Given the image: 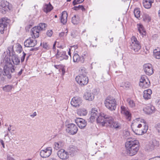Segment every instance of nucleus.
Masks as SVG:
<instances>
[{
  "instance_id": "de8ad7c7",
  "label": "nucleus",
  "mask_w": 160,
  "mask_h": 160,
  "mask_svg": "<svg viewBox=\"0 0 160 160\" xmlns=\"http://www.w3.org/2000/svg\"><path fill=\"white\" fill-rule=\"evenodd\" d=\"M57 52H58L59 53L58 54L60 55V56L64 57V56H67L66 55V52L65 51H62L60 52L58 50H57Z\"/></svg>"
},
{
  "instance_id": "f704fd0d",
  "label": "nucleus",
  "mask_w": 160,
  "mask_h": 160,
  "mask_svg": "<svg viewBox=\"0 0 160 160\" xmlns=\"http://www.w3.org/2000/svg\"><path fill=\"white\" fill-rule=\"evenodd\" d=\"M63 145V143L62 141H60L55 142L54 143V148L56 150H58L59 148H62Z\"/></svg>"
},
{
  "instance_id": "f257e3e1",
  "label": "nucleus",
  "mask_w": 160,
  "mask_h": 160,
  "mask_svg": "<svg viewBox=\"0 0 160 160\" xmlns=\"http://www.w3.org/2000/svg\"><path fill=\"white\" fill-rule=\"evenodd\" d=\"M9 61L10 62H8L4 67V72L3 74L6 76L8 79H10L12 76L16 77L17 76H20L22 73L23 69H21L19 72H18L16 68H15L14 65H13L10 62V58Z\"/></svg>"
},
{
  "instance_id": "cd10ccee",
  "label": "nucleus",
  "mask_w": 160,
  "mask_h": 160,
  "mask_svg": "<svg viewBox=\"0 0 160 160\" xmlns=\"http://www.w3.org/2000/svg\"><path fill=\"white\" fill-rule=\"evenodd\" d=\"M83 98L87 100L91 101L94 99V97L92 93L86 92L84 94Z\"/></svg>"
},
{
  "instance_id": "c03bdc74",
  "label": "nucleus",
  "mask_w": 160,
  "mask_h": 160,
  "mask_svg": "<svg viewBox=\"0 0 160 160\" xmlns=\"http://www.w3.org/2000/svg\"><path fill=\"white\" fill-rule=\"evenodd\" d=\"M84 0H74L72 2V4L74 6L78 3H82Z\"/></svg>"
},
{
  "instance_id": "aec40b11",
  "label": "nucleus",
  "mask_w": 160,
  "mask_h": 160,
  "mask_svg": "<svg viewBox=\"0 0 160 160\" xmlns=\"http://www.w3.org/2000/svg\"><path fill=\"white\" fill-rule=\"evenodd\" d=\"M121 109V113L125 116L126 118L127 119L130 120L131 118V114L128 111V108L123 106H122Z\"/></svg>"
},
{
  "instance_id": "7c9ffc66",
  "label": "nucleus",
  "mask_w": 160,
  "mask_h": 160,
  "mask_svg": "<svg viewBox=\"0 0 160 160\" xmlns=\"http://www.w3.org/2000/svg\"><path fill=\"white\" fill-rule=\"evenodd\" d=\"M140 84L139 86L141 88H148L150 85V82L149 79H147L146 81Z\"/></svg>"
},
{
  "instance_id": "3c124183",
  "label": "nucleus",
  "mask_w": 160,
  "mask_h": 160,
  "mask_svg": "<svg viewBox=\"0 0 160 160\" xmlns=\"http://www.w3.org/2000/svg\"><path fill=\"white\" fill-rule=\"evenodd\" d=\"M23 56L21 58V62H22L24 61L26 55V54L24 52H23Z\"/></svg>"
},
{
  "instance_id": "412c9836",
  "label": "nucleus",
  "mask_w": 160,
  "mask_h": 160,
  "mask_svg": "<svg viewBox=\"0 0 160 160\" xmlns=\"http://www.w3.org/2000/svg\"><path fill=\"white\" fill-rule=\"evenodd\" d=\"M73 61L83 63L84 62V58L83 56H79L78 53H75L73 57Z\"/></svg>"
},
{
  "instance_id": "9d476101",
  "label": "nucleus",
  "mask_w": 160,
  "mask_h": 160,
  "mask_svg": "<svg viewBox=\"0 0 160 160\" xmlns=\"http://www.w3.org/2000/svg\"><path fill=\"white\" fill-rule=\"evenodd\" d=\"M109 120L107 127L110 128H114L116 130L120 129L121 128V125L120 123L117 122H114L113 118L110 116L109 117Z\"/></svg>"
},
{
  "instance_id": "b1692460",
  "label": "nucleus",
  "mask_w": 160,
  "mask_h": 160,
  "mask_svg": "<svg viewBox=\"0 0 160 160\" xmlns=\"http://www.w3.org/2000/svg\"><path fill=\"white\" fill-rule=\"evenodd\" d=\"M154 109L155 108L150 105L144 108L143 110L146 114H150L153 112Z\"/></svg>"
},
{
  "instance_id": "4be33fe9",
  "label": "nucleus",
  "mask_w": 160,
  "mask_h": 160,
  "mask_svg": "<svg viewBox=\"0 0 160 160\" xmlns=\"http://www.w3.org/2000/svg\"><path fill=\"white\" fill-rule=\"evenodd\" d=\"M144 129L143 130H142L140 128H137L136 129L132 128V130L134 132L136 135H140L145 133L147 132L148 129V126L144 125Z\"/></svg>"
},
{
  "instance_id": "1a4fd4ad",
  "label": "nucleus",
  "mask_w": 160,
  "mask_h": 160,
  "mask_svg": "<svg viewBox=\"0 0 160 160\" xmlns=\"http://www.w3.org/2000/svg\"><path fill=\"white\" fill-rule=\"evenodd\" d=\"M66 131L67 132L71 135L76 134L78 131V128L77 126L73 123H70L67 126Z\"/></svg>"
},
{
  "instance_id": "c756f323",
  "label": "nucleus",
  "mask_w": 160,
  "mask_h": 160,
  "mask_svg": "<svg viewBox=\"0 0 160 160\" xmlns=\"http://www.w3.org/2000/svg\"><path fill=\"white\" fill-rule=\"evenodd\" d=\"M159 144V142L156 139H152L150 143L149 150L152 151L153 150L156 146H158Z\"/></svg>"
},
{
  "instance_id": "09e8293b",
  "label": "nucleus",
  "mask_w": 160,
  "mask_h": 160,
  "mask_svg": "<svg viewBox=\"0 0 160 160\" xmlns=\"http://www.w3.org/2000/svg\"><path fill=\"white\" fill-rule=\"evenodd\" d=\"M53 33V31L52 30H49L47 31L46 34L48 37H51Z\"/></svg>"
},
{
  "instance_id": "774afa93",
  "label": "nucleus",
  "mask_w": 160,
  "mask_h": 160,
  "mask_svg": "<svg viewBox=\"0 0 160 160\" xmlns=\"http://www.w3.org/2000/svg\"><path fill=\"white\" fill-rule=\"evenodd\" d=\"M49 160H57L56 158H51Z\"/></svg>"
},
{
  "instance_id": "49530a36",
  "label": "nucleus",
  "mask_w": 160,
  "mask_h": 160,
  "mask_svg": "<svg viewBox=\"0 0 160 160\" xmlns=\"http://www.w3.org/2000/svg\"><path fill=\"white\" fill-rule=\"evenodd\" d=\"M123 136L125 138H127L130 135V132L127 130H124L123 132Z\"/></svg>"
},
{
  "instance_id": "20e7f679",
  "label": "nucleus",
  "mask_w": 160,
  "mask_h": 160,
  "mask_svg": "<svg viewBox=\"0 0 160 160\" xmlns=\"http://www.w3.org/2000/svg\"><path fill=\"white\" fill-rule=\"evenodd\" d=\"M47 24L45 23H40L38 26H35L31 29L32 35L35 38L38 37L40 31L45 30Z\"/></svg>"
},
{
  "instance_id": "37998d69",
  "label": "nucleus",
  "mask_w": 160,
  "mask_h": 160,
  "mask_svg": "<svg viewBox=\"0 0 160 160\" xmlns=\"http://www.w3.org/2000/svg\"><path fill=\"white\" fill-rule=\"evenodd\" d=\"M78 32L75 30H73L71 32V35L73 38H75L77 36Z\"/></svg>"
},
{
  "instance_id": "8fccbe9b",
  "label": "nucleus",
  "mask_w": 160,
  "mask_h": 160,
  "mask_svg": "<svg viewBox=\"0 0 160 160\" xmlns=\"http://www.w3.org/2000/svg\"><path fill=\"white\" fill-rule=\"evenodd\" d=\"M155 128L158 132L160 133V123H158L156 125Z\"/></svg>"
},
{
  "instance_id": "7ed1b4c3",
  "label": "nucleus",
  "mask_w": 160,
  "mask_h": 160,
  "mask_svg": "<svg viewBox=\"0 0 160 160\" xmlns=\"http://www.w3.org/2000/svg\"><path fill=\"white\" fill-rule=\"evenodd\" d=\"M14 46L12 45L8 48V50L7 51V52L8 55L10 57H12L11 58H5V61L7 62V63L5 65H6L8 62H10L9 59H12V62H13L14 65H18L20 63V59L18 58V56L16 55H14L15 52L13 50ZM10 62L12 63L11 60Z\"/></svg>"
},
{
  "instance_id": "f8f14e48",
  "label": "nucleus",
  "mask_w": 160,
  "mask_h": 160,
  "mask_svg": "<svg viewBox=\"0 0 160 160\" xmlns=\"http://www.w3.org/2000/svg\"><path fill=\"white\" fill-rule=\"evenodd\" d=\"M0 6L2 8V12L3 14H5L6 11H8L11 9V7L9 6V2L6 1H2L0 2Z\"/></svg>"
},
{
  "instance_id": "393cba45",
  "label": "nucleus",
  "mask_w": 160,
  "mask_h": 160,
  "mask_svg": "<svg viewBox=\"0 0 160 160\" xmlns=\"http://www.w3.org/2000/svg\"><path fill=\"white\" fill-rule=\"evenodd\" d=\"M68 13L66 11H63L62 12L61 17L60 21L63 24H65L67 20Z\"/></svg>"
},
{
  "instance_id": "2f4dec72",
  "label": "nucleus",
  "mask_w": 160,
  "mask_h": 160,
  "mask_svg": "<svg viewBox=\"0 0 160 160\" xmlns=\"http://www.w3.org/2000/svg\"><path fill=\"white\" fill-rule=\"evenodd\" d=\"M80 21L79 17L78 15H75L72 18V22L74 25L77 24Z\"/></svg>"
},
{
  "instance_id": "2eb2a0df",
  "label": "nucleus",
  "mask_w": 160,
  "mask_h": 160,
  "mask_svg": "<svg viewBox=\"0 0 160 160\" xmlns=\"http://www.w3.org/2000/svg\"><path fill=\"white\" fill-rule=\"evenodd\" d=\"M57 154L58 157L62 160H66L69 157L68 152L63 149L58 151Z\"/></svg>"
},
{
  "instance_id": "dca6fc26",
  "label": "nucleus",
  "mask_w": 160,
  "mask_h": 160,
  "mask_svg": "<svg viewBox=\"0 0 160 160\" xmlns=\"http://www.w3.org/2000/svg\"><path fill=\"white\" fill-rule=\"evenodd\" d=\"M90 112L91 115L88 120L89 122L92 123L94 121L96 116H98V112L97 108H92Z\"/></svg>"
},
{
  "instance_id": "4c0bfd02",
  "label": "nucleus",
  "mask_w": 160,
  "mask_h": 160,
  "mask_svg": "<svg viewBox=\"0 0 160 160\" xmlns=\"http://www.w3.org/2000/svg\"><path fill=\"white\" fill-rule=\"evenodd\" d=\"M147 79H149L147 76L145 75H142L139 79V86L140 84H142L143 82H146Z\"/></svg>"
},
{
  "instance_id": "052dcab7",
  "label": "nucleus",
  "mask_w": 160,
  "mask_h": 160,
  "mask_svg": "<svg viewBox=\"0 0 160 160\" xmlns=\"http://www.w3.org/2000/svg\"><path fill=\"white\" fill-rule=\"evenodd\" d=\"M61 70L62 71V75H64V74L65 72V69L64 68H62Z\"/></svg>"
},
{
  "instance_id": "4468645a",
  "label": "nucleus",
  "mask_w": 160,
  "mask_h": 160,
  "mask_svg": "<svg viewBox=\"0 0 160 160\" xmlns=\"http://www.w3.org/2000/svg\"><path fill=\"white\" fill-rule=\"evenodd\" d=\"M8 24L9 23L4 19L2 18L0 20V32L1 34L4 33L7 30Z\"/></svg>"
},
{
  "instance_id": "4d7b16f0",
  "label": "nucleus",
  "mask_w": 160,
  "mask_h": 160,
  "mask_svg": "<svg viewBox=\"0 0 160 160\" xmlns=\"http://www.w3.org/2000/svg\"><path fill=\"white\" fill-rule=\"evenodd\" d=\"M149 160H160V157H157L153 158H151Z\"/></svg>"
},
{
  "instance_id": "72a5a7b5",
  "label": "nucleus",
  "mask_w": 160,
  "mask_h": 160,
  "mask_svg": "<svg viewBox=\"0 0 160 160\" xmlns=\"http://www.w3.org/2000/svg\"><path fill=\"white\" fill-rule=\"evenodd\" d=\"M77 113L80 116H85L87 113V111L85 108H81L78 110Z\"/></svg>"
},
{
  "instance_id": "f03ea898",
  "label": "nucleus",
  "mask_w": 160,
  "mask_h": 160,
  "mask_svg": "<svg viewBox=\"0 0 160 160\" xmlns=\"http://www.w3.org/2000/svg\"><path fill=\"white\" fill-rule=\"evenodd\" d=\"M125 147L127 155L132 156L138 152L139 148V143L138 140L128 139L126 142Z\"/></svg>"
},
{
  "instance_id": "c9c22d12",
  "label": "nucleus",
  "mask_w": 160,
  "mask_h": 160,
  "mask_svg": "<svg viewBox=\"0 0 160 160\" xmlns=\"http://www.w3.org/2000/svg\"><path fill=\"white\" fill-rule=\"evenodd\" d=\"M138 30L139 33L142 35H145L146 32L144 30L143 26L142 25H140L138 27Z\"/></svg>"
},
{
  "instance_id": "338daca9",
  "label": "nucleus",
  "mask_w": 160,
  "mask_h": 160,
  "mask_svg": "<svg viewBox=\"0 0 160 160\" xmlns=\"http://www.w3.org/2000/svg\"><path fill=\"white\" fill-rule=\"evenodd\" d=\"M142 126V125L141 124H139L138 125L137 128H140Z\"/></svg>"
},
{
  "instance_id": "bb28decb",
  "label": "nucleus",
  "mask_w": 160,
  "mask_h": 160,
  "mask_svg": "<svg viewBox=\"0 0 160 160\" xmlns=\"http://www.w3.org/2000/svg\"><path fill=\"white\" fill-rule=\"evenodd\" d=\"M153 2V0H143V6L147 9L151 8L152 3Z\"/></svg>"
},
{
  "instance_id": "e2e57ef3",
  "label": "nucleus",
  "mask_w": 160,
  "mask_h": 160,
  "mask_svg": "<svg viewBox=\"0 0 160 160\" xmlns=\"http://www.w3.org/2000/svg\"><path fill=\"white\" fill-rule=\"evenodd\" d=\"M38 50L37 48H32L30 49V51H37Z\"/></svg>"
},
{
  "instance_id": "5701e85b",
  "label": "nucleus",
  "mask_w": 160,
  "mask_h": 160,
  "mask_svg": "<svg viewBox=\"0 0 160 160\" xmlns=\"http://www.w3.org/2000/svg\"><path fill=\"white\" fill-rule=\"evenodd\" d=\"M78 151V148L73 145H71L69 147V153L71 157H73L77 153Z\"/></svg>"
},
{
  "instance_id": "9b49d317",
  "label": "nucleus",
  "mask_w": 160,
  "mask_h": 160,
  "mask_svg": "<svg viewBox=\"0 0 160 160\" xmlns=\"http://www.w3.org/2000/svg\"><path fill=\"white\" fill-rule=\"evenodd\" d=\"M52 151V149L51 147H48L44 150H41L40 152V155L42 158H48L51 155Z\"/></svg>"
},
{
  "instance_id": "5fc2aeb1",
  "label": "nucleus",
  "mask_w": 160,
  "mask_h": 160,
  "mask_svg": "<svg viewBox=\"0 0 160 160\" xmlns=\"http://www.w3.org/2000/svg\"><path fill=\"white\" fill-rule=\"evenodd\" d=\"M43 48L45 49H47L48 48V45L47 43L46 42H43Z\"/></svg>"
},
{
  "instance_id": "a18cd8bd",
  "label": "nucleus",
  "mask_w": 160,
  "mask_h": 160,
  "mask_svg": "<svg viewBox=\"0 0 160 160\" xmlns=\"http://www.w3.org/2000/svg\"><path fill=\"white\" fill-rule=\"evenodd\" d=\"M22 50V46L20 44L18 43L17 45V51L18 53H20Z\"/></svg>"
},
{
  "instance_id": "a19ab883",
  "label": "nucleus",
  "mask_w": 160,
  "mask_h": 160,
  "mask_svg": "<svg viewBox=\"0 0 160 160\" xmlns=\"http://www.w3.org/2000/svg\"><path fill=\"white\" fill-rule=\"evenodd\" d=\"M128 104L131 108H134L135 106V104L134 101L130 98H128L127 100Z\"/></svg>"
},
{
  "instance_id": "ea45409f",
  "label": "nucleus",
  "mask_w": 160,
  "mask_h": 160,
  "mask_svg": "<svg viewBox=\"0 0 160 160\" xmlns=\"http://www.w3.org/2000/svg\"><path fill=\"white\" fill-rule=\"evenodd\" d=\"M153 55L157 59H160V51H158L155 49L153 50Z\"/></svg>"
},
{
  "instance_id": "f3484780",
  "label": "nucleus",
  "mask_w": 160,
  "mask_h": 160,
  "mask_svg": "<svg viewBox=\"0 0 160 160\" xmlns=\"http://www.w3.org/2000/svg\"><path fill=\"white\" fill-rule=\"evenodd\" d=\"M82 100L80 97H73L71 102V104L74 107H78L80 104L82 103Z\"/></svg>"
},
{
  "instance_id": "ddd939ff",
  "label": "nucleus",
  "mask_w": 160,
  "mask_h": 160,
  "mask_svg": "<svg viewBox=\"0 0 160 160\" xmlns=\"http://www.w3.org/2000/svg\"><path fill=\"white\" fill-rule=\"evenodd\" d=\"M143 68L146 74L150 76L153 73V68L150 64H144L143 66Z\"/></svg>"
},
{
  "instance_id": "6ab92c4d",
  "label": "nucleus",
  "mask_w": 160,
  "mask_h": 160,
  "mask_svg": "<svg viewBox=\"0 0 160 160\" xmlns=\"http://www.w3.org/2000/svg\"><path fill=\"white\" fill-rule=\"evenodd\" d=\"M37 44V41L29 38L26 40L24 42V45L26 47H32L35 46Z\"/></svg>"
},
{
  "instance_id": "473e14b6",
  "label": "nucleus",
  "mask_w": 160,
  "mask_h": 160,
  "mask_svg": "<svg viewBox=\"0 0 160 160\" xmlns=\"http://www.w3.org/2000/svg\"><path fill=\"white\" fill-rule=\"evenodd\" d=\"M13 87V85H6L2 87V90L5 92H9L11 91Z\"/></svg>"
},
{
  "instance_id": "39448f33",
  "label": "nucleus",
  "mask_w": 160,
  "mask_h": 160,
  "mask_svg": "<svg viewBox=\"0 0 160 160\" xmlns=\"http://www.w3.org/2000/svg\"><path fill=\"white\" fill-rule=\"evenodd\" d=\"M104 104L106 108L111 111L114 110L116 108V101L112 97H107L105 101Z\"/></svg>"
},
{
  "instance_id": "a211bd4d",
  "label": "nucleus",
  "mask_w": 160,
  "mask_h": 160,
  "mask_svg": "<svg viewBox=\"0 0 160 160\" xmlns=\"http://www.w3.org/2000/svg\"><path fill=\"white\" fill-rule=\"evenodd\" d=\"M75 121L78 127L81 129L84 128L87 124V122L82 118H78L75 120Z\"/></svg>"
},
{
  "instance_id": "58836bf2",
  "label": "nucleus",
  "mask_w": 160,
  "mask_h": 160,
  "mask_svg": "<svg viewBox=\"0 0 160 160\" xmlns=\"http://www.w3.org/2000/svg\"><path fill=\"white\" fill-rule=\"evenodd\" d=\"M59 53L58 52H57V53L56 54V56L57 59L60 61H62L63 59H67L68 58V56H64V57H61L58 54Z\"/></svg>"
},
{
  "instance_id": "e433bc0d",
  "label": "nucleus",
  "mask_w": 160,
  "mask_h": 160,
  "mask_svg": "<svg viewBox=\"0 0 160 160\" xmlns=\"http://www.w3.org/2000/svg\"><path fill=\"white\" fill-rule=\"evenodd\" d=\"M142 18L143 20L145 22H149L151 20V17L148 14H144Z\"/></svg>"
},
{
  "instance_id": "a878e982",
  "label": "nucleus",
  "mask_w": 160,
  "mask_h": 160,
  "mask_svg": "<svg viewBox=\"0 0 160 160\" xmlns=\"http://www.w3.org/2000/svg\"><path fill=\"white\" fill-rule=\"evenodd\" d=\"M143 97L145 100H148L151 98V94L152 93V91L151 89H148L144 90L143 92Z\"/></svg>"
},
{
  "instance_id": "864d4df0",
  "label": "nucleus",
  "mask_w": 160,
  "mask_h": 160,
  "mask_svg": "<svg viewBox=\"0 0 160 160\" xmlns=\"http://www.w3.org/2000/svg\"><path fill=\"white\" fill-rule=\"evenodd\" d=\"M7 159L8 160H14L13 158L11 157L10 155L9 154L7 155Z\"/></svg>"
},
{
  "instance_id": "6e6552de",
  "label": "nucleus",
  "mask_w": 160,
  "mask_h": 160,
  "mask_svg": "<svg viewBox=\"0 0 160 160\" xmlns=\"http://www.w3.org/2000/svg\"><path fill=\"white\" fill-rule=\"evenodd\" d=\"M132 43L130 48L132 50H133L135 52H138L141 48L139 42L135 36H132L131 38Z\"/></svg>"
},
{
  "instance_id": "423d86ee",
  "label": "nucleus",
  "mask_w": 160,
  "mask_h": 160,
  "mask_svg": "<svg viewBox=\"0 0 160 160\" xmlns=\"http://www.w3.org/2000/svg\"><path fill=\"white\" fill-rule=\"evenodd\" d=\"M109 117H110V116L109 115L101 112L98 118H97V122L100 124L102 126H106L107 127L108 125L109 120Z\"/></svg>"
},
{
  "instance_id": "680f3d73",
  "label": "nucleus",
  "mask_w": 160,
  "mask_h": 160,
  "mask_svg": "<svg viewBox=\"0 0 160 160\" xmlns=\"http://www.w3.org/2000/svg\"><path fill=\"white\" fill-rule=\"evenodd\" d=\"M37 115V113L36 112H34L32 114H31L30 115V116L31 117L33 118L35 116Z\"/></svg>"
},
{
  "instance_id": "6e6d98bb",
  "label": "nucleus",
  "mask_w": 160,
  "mask_h": 160,
  "mask_svg": "<svg viewBox=\"0 0 160 160\" xmlns=\"http://www.w3.org/2000/svg\"><path fill=\"white\" fill-rule=\"evenodd\" d=\"M4 72V68L3 69H2L1 68L0 69V77L1 76L2 74L3 75V76H6H6H4L3 75V73Z\"/></svg>"
},
{
  "instance_id": "0e129e2a",
  "label": "nucleus",
  "mask_w": 160,
  "mask_h": 160,
  "mask_svg": "<svg viewBox=\"0 0 160 160\" xmlns=\"http://www.w3.org/2000/svg\"><path fill=\"white\" fill-rule=\"evenodd\" d=\"M56 42H57L56 41H55L54 42V44L53 45L52 48H53V49L54 50V49H55V48H55V46H56Z\"/></svg>"
},
{
  "instance_id": "603ef678",
  "label": "nucleus",
  "mask_w": 160,
  "mask_h": 160,
  "mask_svg": "<svg viewBox=\"0 0 160 160\" xmlns=\"http://www.w3.org/2000/svg\"><path fill=\"white\" fill-rule=\"evenodd\" d=\"M81 7V5H79L78 6H74L73 8V9L74 10L77 11L80 9Z\"/></svg>"
},
{
  "instance_id": "69168bd1",
  "label": "nucleus",
  "mask_w": 160,
  "mask_h": 160,
  "mask_svg": "<svg viewBox=\"0 0 160 160\" xmlns=\"http://www.w3.org/2000/svg\"><path fill=\"white\" fill-rule=\"evenodd\" d=\"M80 9L82 10V11H85V9L84 8L83 6L81 5Z\"/></svg>"
},
{
  "instance_id": "0eeeda50",
  "label": "nucleus",
  "mask_w": 160,
  "mask_h": 160,
  "mask_svg": "<svg viewBox=\"0 0 160 160\" xmlns=\"http://www.w3.org/2000/svg\"><path fill=\"white\" fill-rule=\"evenodd\" d=\"M75 79L77 83L82 86L87 85L88 82V78L85 73L79 74Z\"/></svg>"
},
{
  "instance_id": "79ce46f5",
  "label": "nucleus",
  "mask_w": 160,
  "mask_h": 160,
  "mask_svg": "<svg viewBox=\"0 0 160 160\" xmlns=\"http://www.w3.org/2000/svg\"><path fill=\"white\" fill-rule=\"evenodd\" d=\"M140 11L138 8L135 9L134 11V13L135 17L138 18L140 17Z\"/></svg>"
},
{
  "instance_id": "c85d7f7f",
  "label": "nucleus",
  "mask_w": 160,
  "mask_h": 160,
  "mask_svg": "<svg viewBox=\"0 0 160 160\" xmlns=\"http://www.w3.org/2000/svg\"><path fill=\"white\" fill-rule=\"evenodd\" d=\"M53 9V7L50 2L48 4H45L43 6V10L44 12L48 13L50 12Z\"/></svg>"
},
{
  "instance_id": "bf43d9fd",
  "label": "nucleus",
  "mask_w": 160,
  "mask_h": 160,
  "mask_svg": "<svg viewBox=\"0 0 160 160\" xmlns=\"http://www.w3.org/2000/svg\"><path fill=\"white\" fill-rule=\"evenodd\" d=\"M64 32H62L59 34V36L60 38H62L64 35Z\"/></svg>"
},
{
  "instance_id": "13d9d810",
  "label": "nucleus",
  "mask_w": 160,
  "mask_h": 160,
  "mask_svg": "<svg viewBox=\"0 0 160 160\" xmlns=\"http://www.w3.org/2000/svg\"><path fill=\"white\" fill-rule=\"evenodd\" d=\"M0 142L2 145V146L3 148H5V145L3 140L2 139H0Z\"/></svg>"
}]
</instances>
